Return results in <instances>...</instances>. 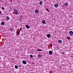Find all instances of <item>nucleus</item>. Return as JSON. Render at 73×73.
I'll return each instance as SVG.
<instances>
[{"label": "nucleus", "mask_w": 73, "mask_h": 73, "mask_svg": "<svg viewBox=\"0 0 73 73\" xmlns=\"http://www.w3.org/2000/svg\"><path fill=\"white\" fill-rule=\"evenodd\" d=\"M1 30V29H0V31Z\"/></svg>", "instance_id": "obj_39"}, {"label": "nucleus", "mask_w": 73, "mask_h": 73, "mask_svg": "<svg viewBox=\"0 0 73 73\" xmlns=\"http://www.w3.org/2000/svg\"><path fill=\"white\" fill-rule=\"evenodd\" d=\"M26 28L27 29H29L30 28V27L28 25H26Z\"/></svg>", "instance_id": "obj_4"}, {"label": "nucleus", "mask_w": 73, "mask_h": 73, "mask_svg": "<svg viewBox=\"0 0 73 73\" xmlns=\"http://www.w3.org/2000/svg\"><path fill=\"white\" fill-rule=\"evenodd\" d=\"M64 54V52H62V54Z\"/></svg>", "instance_id": "obj_30"}, {"label": "nucleus", "mask_w": 73, "mask_h": 73, "mask_svg": "<svg viewBox=\"0 0 73 73\" xmlns=\"http://www.w3.org/2000/svg\"><path fill=\"white\" fill-rule=\"evenodd\" d=\"M12 62H14V61H13Z\"/></svg>", "instance_id": "obj_37"}, {"label": "nucleus", "mask_w": 73, "mask_h": 73, "mask_svg": "<svg viewBox=\"0 0 73 73\" xmlns=\"http://www.w3.org/2000/svg\"><path fill=\"white\" fill-rule=\"evenodd\" d=\"M67 39H68V40H70V36H68L67 37Z\"/></svg>", "instance_id": "obj_16"}, {"label": "nucleus", "mask_w": 73, "mask_h": 73, "mask_svg": "<svg viewBox=\"0 0 73 73\" xmlns=\"http://www.w3.org/2000/svg\"><path fill=\"white\" fill-rule=\"evenodd\" d=\"M2 9H3V10H4V7H2Z\"/></svg>", "instance_id": "obj_25"}, {"label": "nucleus", "mask_w": 73, "mask_h": 73, "mask_svg": "<svg viewBox=\"0 0 73 73\" xmlns=\"http://www.w3.org/2000/svg\"><path fill=\"white\" fill-rule=\"evenodd\" d=\"M21 17H23V15H21Z\"/></svg>", "instance_id": "obj_33"}, {"label": "nucleus", "mask_w": 73, "mask_h": 73, "mask_svg": "<svg viewBox=\"0 0 73 73\" xmlns=\"http://www.w3.org/2000/svg\"><path fill=\"white\" fill-rule=\"evenodd\" d=\"M10 31H13V30H12V29H10Z\"/></svg>", "instance_id": "obj_24"}, {"label": "nucleus", "mask_w": 73, "mask_h": 73, "mask_svg": "<svg viewBox=\"0 0 73 73\" xmlns=\"http://www.w3.org/2000/svg\"><path fill=\"white\" fill-rule=\"evenodd\" d=\"M42 24H45V23H46V22L44 20H43L42 21Z\"/></svg>", "instance_id": "obj_8"}, {"label": "nucleus", "mask_w": 73, "mask_h": 73, "mask_svg": "<svg viewBox=\"0 0 73 73\" xmlns=\"http://www.w3.org/2000/svg\"><path fill=\"white\" fill-rule=\"evenodd\" d=\"M21 66V65H19V67L20 68V67Z\"/></svg>", "instance_id": "obj_35"}, {"label": "nucleus", "mask_w": 73, "mask_h": 73, "mask_svg": "<svg viewBox=\"0 0 73 73\" xmlns=\"http://www.w3.org/2000/svg\"><path fill=\"white\" fill-rule=\"evenodd\" d=\"M69 34L70 36H72L73 35V32L72 31H70L69 32Z\"/></svg>", "instance_id": "obj_2"}, {"label": "nucleus", "mask_w": 73, "mask_h": 73, "mask_svg": "<svg viewBox=\"0 0 73 73\" xmlns=\"http://www.w3.org/2000/svg\"><path fill=\"white\" fill-rule=\"evenodd\" d=\"M37 51L40 52V51H42V50H37Z\"/></svg>", "instance_id": "obj_23"}, {"label": "nucleus", "mask_w": 73, "mask_h": 73, "mask_svg": "<svg viewBox=\"0 0 73 73\" xmlns=\"http://www.w3.org/2000/svg\"><path fill=\"white\" fill-rule=\"evenodd\" d=\"M51 48L52 47V43H51Z\"/></svg>", "instance_id": "obj_26"}, {"label": "nucleus", "mask_w": 73, "mask_h": 73, "mask_svg": "<svg viewBox=\"0 0 73 73\" xmlns=\"http://www.w3.org/2000/svg\"><path fill=\"white\" fill-rule=\"evenodd\" d=\"M13 60H14V59H13Z\"/></svg>", "instance_id": "obj_38"}, {"label": "nucleus", "mask_w": 73, "mask_h": 73, "mask_svg": "<svg viewBox=\"0 0 73 73\" xmlns=\"http://www.w3.org/2000/svg\"><path fill=\"white\" fill-rule=\"evenodd\" d=\"M46 11H47V12H50V11H49V9H46Z\"/></svg>", "instance_id": "obj_18"}, {"label": "nucleus", "mask_w": 73, "mask_h": 73, "mask_svg": "<svg viewBox=\"0 0 73 73\" xmlns=\"http://www.w3.org/2000/svg\"><path fill=\"white\" fill-rule=\"evenodd\" d=\"M64 5H66V6H68L69 5V4H68V3L66 2L64 3Z\"/></svg>", "instance_id": "obj_10"}, {"label": "nucleus", "mask_w": 73, "mask_h": 73, "mask_svg": "<svg viewBox=\"0 0 73 73\" xmlns=\"http://www.w3.org/2000/svg\"><path fill=\"white\" fill-rule=\"evenodd\" d=\"M21 17V18H20V20H23V19L21 17Z\"/></svg>", "instance_id": "obj_28"}, {"label": "nucleus", "mask_w": 73, "mask_h": 73, "mask_svg": "<svg viewBox=\"0 0 73 73\" xmlns=\"http://www.w3.org/2000/svg\"><path fill=\"white\" fill-rule=\"evenodd\" d=\"M14 11H15V13L17 15H19V13H17V9H14Z\"/></svg>", "instance_id": "obj_1"}, {"label": "nucleus", "mask_w": 73, "mask_h": 73, "mask_svg": "<svg viewBox=\"0 0 73 73\" xmlns=\"http://www.w3.org/2000/svg\"><path fill=\"white\" fill-rule=\"evenodd\" d=\"M6 19L7 20H9V19H10V18L8 16H7L6 17Z\"/></svg>", "instance_id": "obj_13"}, {"label": "nucleus", "mask_w": 73, "mask_h": 73, "mask_svg": "<svg viewBox=\"0 0 73 73\" xmlns=\"http://www.w3.org/2000/svg\"><path fill=\"white\" fill-rule=\"evenodd\" d=\"M47 37L48 38H50V34H49L47 35Z\"/></svg>", "instance_id": "obj_11"}, {"label": "nucleus", "mask_w": 73, "mask_h": 73, "mask_svg": "<svg viewBox=\"0 0 73 73\" xmlns=\"http://www.w3.org/2000/svg\"><path fill=\"white\" fill-rule=\"evenodd\" d=\"M39 11H38V10H35V13H38Z\"/></svg>", "instance_id": "obj_6"}, {"label": "nucleus", "mask_w": 73, "mask_h": 73, "mask_svg": "<svg viewBox=\"0 0 73 73\" xmlns=\"http://www.w3.org/2000/svg\"><path fill=\"white\" fill-rule=\"evenodd\" d=\"M33 64H34V62L32 63V65H33Z\"/></svg>", "instance_id": "obj_34"}, {"label": "nucleus", "mask_w": 73, "mask_h": 73, "mask_svg": "<svg viewBox=\"0 0 73 73\" xmlns=\"http://www.w3.org/2000/svg\"><path fill=\"white\" fill-rule=\"evenodd\" d=\"M65 4H62V7H65Z\"/></svg>", "instance_id": "obj_22"}, {"label": "nucleus", "mask_w": 73, "mask_h": 73, "mask_svg": "<svg viewBox=\"0 0 73 73\" xmlns=\"http://www.w3.org/2000/svg\"><path fill=\"white\" fill-rule=\"evenodd\" d=\"M43 3V2L42 1H41L39 2V5H42V4Z\"/></svg>", "instance_id": "obj_7"}, {"label": "nucleus", "mask_w": 73, "mask_h": 73, "mask_svg": "<svg viewBox=\"0 0 73 73\" xmlns=\"http://www.w3.org/2000/svg\"><path fill=\"white\" fill-rule=\"evenodd\" d=\"M22 63L23 64L25 65V64H27V62L25 60H23V61H22Z\"/></svg>", "instance_id": "obj_5"}, {"label": "nucleus", "mask_w": 73, "mask_h": 73, "mask_svg": "<svg viewBox=\"0 0 73 73\" xmlns=\"http://www.w3.org/2000/svg\"><path fill=\"white\" fill-rule=\"evenodd\" d=\"M60 69H61V66H60Z\"/></svg>", "instance_id": "obj_36"}, {"label": "nucleus", "mask_w": 73, "mask_h": 73, "mask_svg": "<svg viewBox=\"0 0 73 73\" xmlns=\"http://www.w3.org/2000/svg\"><path fill=\"white\" fill-rule=\"evenodd\" d=\"M12 0H11L10 1V2H11V3H12V2H13V1Z\"/></svg>", "instance_id": "obj_29"}, {"label": "nucleus", "mask_w": 73, "mask_h": 73, "mask_svg": "<svg viewBox=\"0 0 73 73\" xmlns=\"http://www.w3.org/2000/svg\"><path fill=\"white\" fill-rule=\"evenodd\" d=\"M54 6L55 8H57L58 7V4L57 3H56L54 4Z\"/></svg>", "instance_id": "obj_3"}, {"label": "nucleus", "mask_w": 73, "mask_h": 73, "mask_svg": "<svg viewBox=\"0 0 73 73\" xmlns=\"http://www.w3.org/2000/svg\"><path fill=\"white\" fill-rule=\"evenodd\" d=\"M49 53L50 55H52V53H53V52L52 51L50 50L49 51Z\"/></svg>", "instance_id": "obj_9"}, {"label": "nucleus", "mask_w": 73, "mask_h": 73, "mask_svg": "<svg viewBox=\"0 0 73 73\" xmlns=\"http://www.w3.org/2000/svg\"><path fill=\"white\" fill-rule=\"evenodd\" d=\"M22 21V20H21H21H20V21H21H21Z\"/></svg>", "instance_id": "obj_32"}, {"label": "nucleus", "mask_w": 73, "mask_h": 73, "mask_svg": "<svg viewBox=\"0 0 73 73\" xmlns=\"http://www.w3.org/2000/svg\"><path fill=\"white\" fill-rule=\"evenodd\" d=\"M30 57H31V58H33V56H32V55L31 54L30 55Z\"/></svg>", "instance_id": "obj_19"}, {"label": "nucleus", "mask_w": 73, "mask_h": 73, "mask_svg": "<svg viewBox=\"0 0 73 73\" xmlns=\"http://www.w3.org/2000/svg\"><path fill=\"white\" fill-rule=\"evenodd\" d=\"M22 29V28H21L19 30V32H20V31H21Z\"/></svg>", "instance_id": "obj_21"}, {"label": "nucleus", "mask_w": 73, "mask_h": 73, "mask_svg": "<svg viewBox=\"0 0 73 73\" xmlns=\"http://www.w3.org/2000/svg\"><path fill=\"white\" fill-rule=\"evenodd\" d=\"M1 25H4V22H2L1 23Z\"/></svg>", "instance_id": "obj_14"}, {"label": "nucleus", "mask_w": 73, "mask_h": 73, "mask_svg": "<svg viewBox=\"0 0 73 73\" xmlns=\"http://www.w3.org/2000/svg\"><path fill=\"white\" fill-rule=\"evenodd\" d=\"M38 57H39V58L41 57V55L39 54V55H38Z\"/></svg>", "instance_id": "obj_17"}, {"label": "nucleus", "mask_w": 73, "mask_h": 73, "mask_svg": "<svg viewBox=\"0 0 73 73\" xmlns=\"http://www.w3.org/2000/svg\"><path fill=\"white\" fill-rule=\"evenodd\" d=\"M17 28V25L15 26V28Z\"/></svg>", "instance_id": "obj_27"}, {"label": "nucleus", "mask_w": 73, "mask_h": 73, "mask_svg": "<svg viewBox=\"0 0 73 73\" xmlns=\"http://www.w3.org/2000/svg\"><path fill=\"white\" fill-rule=\"evenodd\" d=\"M20 31H19V32L17 33V35H18L19 36V35H20Z\"/></svg>", "instance_id": "obj_20"}, {"label": "nucleus", "mask_w": 73, "mask_h": 73, "mask_svg": "<svg viewBox=\"0 0 73 73\" xmlns=\"http://www.w3.org/2000/svg\"><path fill=\"white\" fill-rule=\"evenodd\" d=\"M58 42H59V43H62V40H58Z\"/></svg>", "instance_id": "obj_12"}, {"label": "nucleus", "mask_w": 73, "mask_h": 73, "mask_svg": "<svg viewBox=\"0 0 73 73\" xmlns=\"http://www.w3.org/2000/svg\"><path fill=\"white\" fill-rule=\"evenodd\" d=\"M1 11H0V14H1Z\"/></svg>", "instance_id": "obj_31"}, {"label": "nucleus", "mask_w": 73, "mask_h": 73, "mask_svg": "<svg viewBox=\"0 0 73 73\" xmlns=\"http://www.w3.org/2000/svg\"><path fill=\"white\" fill-rule=\"evenodd\" d=\"M15 67L16 69H18V66L17 65H15Z\"/></svg>", "instance_id": "obj_15"}]
</instances>
